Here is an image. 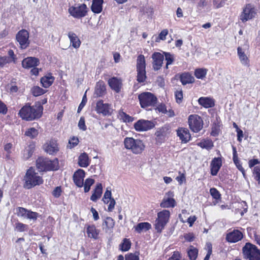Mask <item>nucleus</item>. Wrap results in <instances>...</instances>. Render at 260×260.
Masks as SVG:
<instances>
[{"label":"nucleus","mask_w":260,"mask_h":260,"mask_svg":"<svg viewBox=\"0 0 260 260\" xmlns=\"http://www.w3.org/2000/svg\"><path fill=\"white\" fill-rule=\"evenodd\" d=\"M43 110V106L40 104H36L31 106L26 104L19 111L18 114L20 117L26 121H32L40 118Z\"/></svg>","instance_id":"1"},{"label":"nucleus","mask_w":260,"mask_h":260,"mask_svg":"<svg viewBox=\"0 0 260 260\" xmlns=\"http://www.w3.org/2000/svg\"><path fill=\"white\" fill-rule=\"evenodd\" d=\"M24 187L27 189L39 185L43 183V180L39 176L32 168L29 169L24 176Z\"/></svg>","instance_id":"2"},{"label":"nucleus","mask_w":260,"mask_h":260,"mask_svg":"<svg viewBox=\"0 0 260 260\" xmlns=\"http://www.w3.org/2000/svg\"><path fill=\"white\" fill-rule=\"evenodd\" d=\"M124 146L129 149L133 153L140 154L145 149V145L140 139H135L132 137H126L124 140Z\"/></svg>","instance_id":"3"},{"label":"nucleus","mask_w":260,"mask_h":260,"mask_svg":"<svg viewBox=\"0 0 260 260\" xmlns=\"http://www.w3.org/2000/svg\"><path fill=\"white\" fill-rule=\"evenodd\" d=\"M36 166L40 171L57 170L58 169L57 159L51 160L42 157H39L36 160Z\"/></svg>","instance_id":"4"},{"label":"nucleus","mask_w":260,"mask_h":260,"mask_svg":"<svg viewBox=\"0 0 260 260\" xmlns=\"http://www.w3.org/2000/svg\"><path fill=\"white\" fill-rule=\"evenodd\" d=\"M244 258L248 260H260V250L250 243H246L242 248Z\"/></svg>","instance_id":"5"},{"label":"nucleus","mask_w":260,"mask_h":260,"mask_svg":"<svg viewBox=\"0 0 260 260\" xmlns=\"http://www.w3.org/2000/svg\"><path fill=\"white\" fill-rule=\"evenodd\" d=\"M138 99L141 107L143 108L154 107L156 105L157 101L156 96L149 92L141 93L138 95Z\"/></svg>","instance_id":"6"},{"label":"nucleus","mask_w":260,"mask_h":260,"mask_svg":"<svg viewBox=\"0 0 260 260\" xmlns=\"http://www.w3.org/2000/svg\"><path fill=\"white\" fill-rule=\"evenodd\" d=\"M157 217L155 221V229L158 233H161L169 222L170 212L169 210H164L157 213Z\"/></svg>","instance_id":"7"},{"label":"nucleus","mask_w":260,"mask_h":260,"mask_svg":"<svg viewBox=\"0 0 260 260\" xmlns=\"http://www.w3.org/2000/svg\"><path fill=\"white\" fill-rule=\"evenodd\" d=\"M188 122L190 129L194 133L199 132L203 127V121L202 118L198 115H189Z\"/></svg>","instance_id":"8"},{"label":"nucleus","mask_w":260,"mask_h":260,"mask_svg":"<svg viewBox=\"0 0 260 260\" xmlns=\"http://www.w3.org/2000/svg\"><path fill=\"white\" fill-rule=\"evenodd\" d=\"M171 132L170 126L169 125H165L157 129L155 133V141L157 144L164 143Z\"/></svg>","instance_id":"9"},{"label":"nucleus","mask_w":260,"mask_h":260,"mask_svg":"<svg viewBox=\"0 0 260 260\" xmlns=\"http://www.w3.org/2000/svg\"><path fill=\"white\" fill-rule=\"evenodd\" d=\"M69 12L73 17L78 19L81 18L87 15V7L84 4L77 6H72L69 8Z\"/></svg>","instance_id":"10"},{"label":"nucleus","mask_w":260,"mask_h":260,"mask_svg":"<svg viewBox=\"0 0 260 260\" xmlns=\"http://www.w3.org/2000/svg\"><path fill=\"white\" fill-rule=\"evenodd\" d=\"M16 38L21 49H24L29 46V33L26 30L22 29L19 31L16 36Z\"/></svg>","instance_id":"11"},{"label":"nucleus","mask_w":260,"mask_h":260,"mask_svg":"<svg viewBox=\"0 0 260 260\" xmlns=\"http://www.w3.org/2000/svg\"><path fill=\"white\" fill-rule=\"evenodd\" d=\"M95 110L97 113L102 114L104 116H110L113 112L111 105L104 103L102 100H100L96 103Z\"/></svg>","instance_id":"12"},{"label":"nucleus","mask_w":260,"mask_h":260,"mask_svg":"<svg viewBox=\"0 0 260 260\" xmlns=\"http://www.w3.org/2000/svg\"><path fill=\"white\" fill-rule=\"evenodd\" d=\"M154 127V124L151 121L141 119L134 124V127L137 131H147Z\"/></svg>","instance_id":"13"},{"label":"nucleus","mask_w":260,"mask_h":260,"mask_svg":"<svg viewBox=\"0 0 260 260\" xmlns=\"http://www.w3.org/2000/svg\"><path fill=\"white\" fill-rule=\"evenodd\" d=\"M174 195L173 191L167 192L160 204V207L164 208L174 207L176 205V201L173 198Z\"/></svg>","instance_id":"14"},{"label":"nucleus","mask_w":260,"mask_h":260,"mask_svg":"<svg viewBox=\"0 0 260 260\" xmlns=\"http://www.w3.org/2000/svg\"><path fill=\"white\" fill-rule=\"evenodd\" d=\"M255 14L254 9L251 4H247L240 16V19L244 22L252 19Z\"/></svg>","instance_id":"15"},{"label":"nucleus","mask_w":260,"mask_h":260,"mask_svg":"<svg viewBox=\"0 0 260 260\" xmlns=\"http://www.w3.org/2000/svg\"><path fill=\"white\" fill-rule=\"evenodd\" d=\"M243 238V235L238 230L234 229L226 234L225 239L229 243H236Z\"/></svg>","instance_id":"16"},{"label":"nucleus","mask_w":260,"mask_h":260,"mask_svg":"<svg viewBox=\"0 0 260 260\" xmlns=\"http://www.w3.org/2000/svg\"><path fill=\"white\" fill-rule=\"evenodd\" d=\"M153 59L152 67L155 71L159 70L162 67L164 59V55L159 52H154L152 55Z\"/></svg>","instance_id":"17"},{"label":"nucleus","mask_w":260,"mask_h":260,"mask_svg":"<svg viewBox=\"0 0 260 260\" xmlns=\"http://www.w3.org/2000/svg\"><path fill=\"white\" fill-rule=\"evenodd\" d=\"M108 83L110 88L116 92L118 93L120 91L122 86V81L121 78L112 77L108 80Z\"/></svg>","instance_id":"18"},{"label":"nucleus","mask_w":260,"mask_h":260,"mask_svg":"<svg viewBox=\"0 0 260 260\" xmlns=\"http://www.w3.org/2000/svg\"><path fill=\"white\" fill-rule=\"evenodd\" d=\"M73 180L75 184L79 187L83 186V181L85 177V172L81 169L76 171L73 175Z\"/></svg>","instance_id":"19"},{"label":"nucleus","mask_w":260,"mask_h":260,"mask_svg":"<svg viewBox=\"0 0 260 260\" xmlns=\"http://www.w3.org/2000/svg\"><path fill=\"white\" fill-rule=\"evenodd\" d=\"M222 166V160L221 157L214 158L210 164L211 174L212 176L217 175L219 170Z\"/></svg>","instance_id":"20"},{"label":"nucleus","mask_w":260,"mask_h":260,"mask_svg":"<svg viewBox=\"0 0 260 260\" xmlns=\"http://www.w3.org/2000/svg\"><path fill=\"white\" fill-rule=\"evenodd\" d=\"M39 64V60L34 57H28L22 61V66L24 68L29 69L36 67Z\"/></svg>","instance_id":"21"},{"label":"nucleus","mask_w":260,"mask_h":260,"mask_svg":"<svg viewBox=\"0 0 260 260\" xmlns=\"http://www.w3.org/2000/svg\"><path fill=\"white\" fill-rule=\"evenodd\" d=\"M45 151L49 154H54L59 151L57 142L55 140H51L44 145Z\"/></svg>","instance_id":"22"},{"label":"nucleus","mask_w":260,"mask_h":260,"mask_svg":"<svg viewBox=\"0 0 260 260\" xmlns=\"http://www.w3.org/2000/svg\"><path fill=\"white\" fill-rule=\"evenodd\" d=\"M115 225L114 219L110 217H107L102 224L103 229L106 233L113 232V229Z\"/></svg>","instance_id":"23"},{"label":"nucleus","mask_w":260,"mask_h":260,"mask_svg":"<svg viewBox=\"0 0 260 260\" xmlns=\"http://www.w3.org/2000/svg\"><path fill=\"white\" fill-rule=\"evenodd\" d=\"M177 134L183 143H187L190 139V134L187 128H178L177 130Z\"/></svg>","instance_id":"24"},{"label":"nucleus","mask_w":260,"mask_h":260,"mask_svg":"<svg viewBox=\"0 0 260 260\" xmlns=\"http://www.w3.org/2000/svg\"><path fill=\"white\" fill-rule=\"evenodd\" d=\"M198 102L206 108H211L215 105L214 100L209 97H201L199 99Z\"/></svg>","instance_id":"25"},{"label":"nucleus","mask_w":260,"mask_h":260,"mask_svg":"<svg viewBox=\"0 0 260 260\" xmlns=\"http://www.w3.org/2000/svg\"><path fill=\"white\" fill-rule=\"evenodd\" d=\"M237 53L241 63L243 65L248 67L249 66V60L241 47H239L237 48Z\"/></svg>","instance_id":"26"},{"label":"nucleus","mask_w":260,"mask_h":260,"mask_svg":"<svg viewBox=\"0 0 260 260\" xmlns=\"http://www.w3.org/2000/svg\"><path fill=\"white\" fill-rule=\"evenodd\" d=\"M90 164V160L88 154L83 152L81 153L78 157V165L80 167L85 168L88 167Z\"/></svg>","instance_id":"27"},{"label":"nucleus","mask_w":260,"mask_h":260,"mask_svg":"<svg viewBox=\"0 0 260 260\" xmlns=\"http://www.w3.org/2000/svg\"><path fill=\"white\" fill-rule=\"evenodd\" d=\"M102 185L101 183H98L94 190V192L90 197V200L93 202H96L101 198L102 194Z\"/></svg>","instance_id":"28"},{"label":"nucleus","mask_w":260,"mask_h":260,"mask_svg":"<svg viewBox=\"0 0 260 260\" xmlns=\"http://www.w3.org/2000/svg\"><path fill=\"white\" fill-rule=\"evenodd\" d=\"M103 0H92L91 11L94 13H100L102 11Z\"/></svg>","instance_id":"29"},{"label":"nucleus","mask_w":260,"mask_h":260,"mask_svg":"<svg viewBox=\"0 0 260 260\" xmlns=\"http://www.w3.org/2000/svg\"><path fill=\"white\" fill-rule=\"evenodd\" d=\"M151 228V225L148 222H141L134 226L136 232L141 233L142 232H146Z\"/></svg>","instance_id":"30"},{"label":"nucleus","mask_w":260,"mask_h":260,"mask_svg":"<svg viewBox=\"0 0 260 260\" xmlns=\"http://www.w3.org/2000/svg\"><path fill=\"white\" fill-rule=\"evenodd\" d=\"M68 37L70 40L71 43H72V45L74 48H78L80 47L81 42L75 33L73 32H69L68 33Z\"/></svg>","instance_id":"31"},{"label":"nucleus","mask_w":260,"mask_h":260,"mask_svg":"<svg viewBox=\"0 0 260 260\" xmlns=\"http://www.w3.org/2000/svg\"><path fill=\"white\" fill-rule=\"evenodd\" d=\"M180 80L183 85H186L193 83L194 81V78L190 74L184 73L180 76Z\"/></svg>","instance_id":"32"},{"label":"nucleus","mask_w":260,"mask_h":260,"mask_svg":"<svg viewBox=\"0 0 260 260\" xmlns=\"http://www.w3.org/2000/svg\"><path fill=\"white\" fill-rule=\"evenodd\" d=\"M106 90V87L103 81L98 82L96 83L95 94L97 96H102L105 93Z\"/></svg>","instance_id":"33"},{"label":"nucleus","mask_w":260,"mask_h":260,"mask_svg":"<svg viewBox=\"0 0 260 260\" xmlns=\"http://www.w3.org/2000/svg\"><path fill=\"white\" fill-rule=\"evenodd\" d=\"M88 236L90 238L97 239L99 232L94 225H89L87 229Z\"/></svg>","instance_id":"34"},{"label":"nucleus","mask_w":260,"mask_h":260,"mask_svg":"<svg viewBox=\"0 0 260 260\" xmlns=\"http://www.w3.org/2000/svg\"><path fill=\"white\" fill-rule=\"evenodd\" d=\"M146 63L145 59L143 55H140L138 56L137 59V70H145Z\"/></svg>","instance_id":"35"},{"label":"nucleus","mask_w":260,"mask_h":260,"mask_svg":"<svg viewBox=\"0 0 260 260\" xmlns=\"http://www.w3.org/2000/svg\"><path fill=\"white\" fill-rule=\"evenodd\" d=\"M54 78L52 76H45L41 79V82L44 88L49 87L53 82Z\"/></svg>","instance_id":"36"},{"label":"nucleus","mask_w":260,"mask_h":260,"mask_svg":"<svg viewBox=\"0 0 260 260\" xmlns=\"http://www.w3.org/2000/svg\"><path fill=\"white\" fill-rule=\"evenodd\" d=\"M34 145H29L27 146L23 151V157L25 159H28L30 158L34 151Z\"/></svg>","instance_id":"37"},{"label":"nucleus","mask_w":260,"mask_h":260,"mask_svg":"<svg viewBox=\"0 0 260 260\" xmlns=\"http://www.w3.org/2000/svg\"><path fill=\"white\" fill-rule=\"evenodd\" d=\"M198 145L202 148L210 150L213 148V143L210 140H203L200 143H198Z\"/></svg>","instance_id":"38"},{"label":"nucleus","mask_w":260,"mask_h":260,"mask_svg":"<svg viewBox=\"0 0 260 260\" xmlns=\"http://www.w3.org/2000/svg\"><path fill=\"white\" fill-rule=\"evenodd\" d=\"M131 246V242L127 239H124L123 240V242L120 244L119 248L122 251H128Z\"/></svg>","instance_id":"39"},{"label":"nucleus","mask_w":260,"mask_h":260,"mask_svg":"<svg viewBox=\"0 0 260 260\" xmlns=\"http://www.w3.org/2000/svg\"><path fill=\"white\" fill-rule=\"evenodd\" d=\"M38 130L34 127L28 128L25 132V135L31 139L36 138L38 135Z\"/></svg>","instance_id":"40"},{"label":"nucleus","mask_w":260,"mask_h":260,"mask_svg":"<svg viewBox=\"0 0 260 260\" xmlns=\"http://www.w3.org/2000/svg\"><path fill=\"white\" fill-rule=\"evenodd\" d=\"M207 73V70L206 69H197L194 71V75L198 79H203L205 77Z\"/></svg>","instance_id":"41"},{"label":"nucleus","mask_w":260,"mask_h":260,"mask_svg":"<svg viewBox=\"0 0 260 260\" xmlns=\"http://www.w3.org/2000/svg\"><path fill=\"white\" fill-rule=\"evenodd\" d=\"M187 253L190 260H196L198 256V250L194 247L190 246Z\"/></svg>","instance_id":"42"},{"label":"nucleus","mask_w":260,"mask_h":260,"mask_svg":"<svg viewBox=\"0 0 260 260\" xmlns=\"http://www.w3.org/2000/svg\"><path fill=\"white\" fill-rule=\"evenodd\" d=\"M94 183V180L91 178H87L83 182L84 190L85 192H87L89 191L90 187Z\"/></svg>","instance_id":"43"},{"label":"nucleus","mask_w":260,"mask_h":260,"mask_svg":"<svg viewBox=\"0 0 260 260\" xmlns=\"http://www.w3.org/2000/svg\"><path fill=\"white\" fill-rule=\"evenodd\" d=\"M31 91L32 94L35 96L42 95L46 92L45 90L39 86H34L31 88Z\"/></svg>","instance_id":"44"},{"label":"nucleus","mask_w":260,"mask_h":260,"mask_svg":"<svg viewBox=\"0 0 260 260\" xmlns=\"http://www.w3.org/2000/svg\"><path fill=\"white\" fill-rule=\"evenodd\" d=\"M165 56V59L167 61V63L166 66V68L167 69L168 68V66L172 64L174 61V55L168 52H164Z\"/></svg>","instance_id":"45"},{"label":"nucleus","mask_w":260,"mask_h":260,"mask_svg":"<svg viewBox=\"0 0 260 260\" xmlns=\"http://www.w3.org/2000/svg\"><path fill=\"white\" fill-rule=\"evenodd\" d=\"M137 81L139 82H143L146 78L145 70H137Z\"/></svg>","instance_id":"46"},{"label":"nucleus","mask_w":260,"mask_h":260,"mask_svg":"<svg viewBox=\"0 0 260 260\" xmlns=\"http://www.w3.org/2000/svg\"><path fill=\"white\" fill-rule=\"evenodd\" d=\"M79 143V140L77 137H73L69 140L68 147L72 149L76 146Z\"/></svg>","instance_id":"47"},{"label":"nucleus","mask_w":260,"mask_h":260,"mask_svg":"<svg viewBox=\"0 0 260 260\" xmlns=\"http://www.w3.org/2000/svg\"><path fill=\"white\" fill-rule=\"evenodd\" d=\"M15 229L19 232H22L28 230V225L21 222H17L15 224Z\"/></svg>","instance_id":"48"},{"label":"nucleus","mask_w":260,"mask_h":260,"mask_svg":"<svg viewBox=\"0 0 260 260\" xmlns=\"http://www.w3.org/2000/svg\"><path fill=\"white\" fill-rule=\"evenodd\" d=\"M210 193L211 196L216 200L221 199V194L218 190L215 188H211L210 189Z\"/></svg>","instance_id":"49"},{"label":"nucleus","mask_w":260,"mask_h":260,"mask_svg":"<svg viewBox=\"0 0 260 260\" xmlns=\"http://www.w3.org/2000/svg\"><path fill=\"white\" fill-rule=\"evenodd\" d=\"M28 210L23 207H18L17 208V214L18 216L26 218Z\"/></svg>","instance_id":"50"},{"label":"nucleus","mask_w":260,"mask_h":260,"mask_svg":"<svg viewBox=\"0 0 260 260\" xmlns=\"http://www.w3.org/2000/svg\"><path fill=\"white\" fill-rule=\"evenodd\" d=\"M39 214L38 213L28 210L26 218L30 220H36Z\"/></svg>","instance_id":"51"},{"label":"nucleus","mask_w":260,"mask_h":260,"mask_svg":"<svg viewBox=\"0 0 260 260\" xmlns=\"http://www.w3.org/2000/svg\"><path fill=\"white\" fill-rule=\"evenodd\" d=\"M112 199L113 198H111V191L107 189L103 198L104 203L105 204H108L109 202V200Z\"/></svg>","instance_id":"52"},{"label":"nucleus","mask_w":260,"mask_h":260,"mask_svg":"<svg viewBox=\"0 0 260 260\" xmlns=\"http://www.w3.org/2000/svg\"><path fill=\"white\" fill-rule=\"evenodd\" d=\"M12 61V59L8 56H3L0 58V66L3 67L6 64Z\"/></svg>","instance_id":"53"},{"label":"nucleus","mask_w":260,"mask_h":260,"mask_svg":"<svg viewBox=\"0 0 260 260\" xmlns=\"http://www.w3.org/2000/svg\"><path fill=\"white\" fill-rule=\"evenodd\" d=\"M139 255L138 252L128 254L125 255V260H139Z\"/></svg>","instance_id":"54"},{"label":"nucleus","mask_w":260,"mask_h":260,"mask_svg":"<svg viewBox=\"0 0 260 260\" xmlns=\"http://www.w3.org/2000/svg\"><path fill=\"white\" fill-rule=\"evenodd\" d=\"M175 95L176 102L178 104L181 103L183 99L182 91L181 90L176 91L175 93Z\"/></svg>","instance_id":"55"},{"label":"nucleus","mask_w":260,"mask_h":260,"mask_svg":"<svg viewBox=\"0 0 260 260\" xmlns=\"http://www.w3.org/2000/svg\"><path fill=\"white\" fill-rule=\"evenodd\" d=\"M253 173L255 175V179L258 181L259 184H260V167L256 166L254 168Z\"/></svg>","instance_id":"56"},{"label":"nucleus","mask_w":260,"mask_h":260,"mask_svg":"<svg viewBox=\"0 0 260 260\" xmlns=\"http://www.w3.org/2000/svg\"><path fill=\"white\" fill-rule=\"evenodd\" d=\"M225 2L224 0L217 1L213 0V5L216 9L221 8L225 5Z\"/></svg>","instance_id":"57"},{"label":"nucleus","mask_w":260,"mask_h":260,"mask_svg":"<svg viewBox=\"0 0 260 260\" xmlns=\"http://www.w3.org/2000/svg\"><path fill=\"white\" fill-rule=\"evenodd\" d=\"M62 192L61 188L60 186L56 187L52 191V195L55 198H59Z\"/></svg>","instance_id":"58"},{"label":"nucleus","mask_w":260,"mask_h":260,"mask_svg":"<svg viewBox=\"0 0 260 260\" xmlns=\"http://www.w3.org/2000/svg\"><path fill=\"white\" fill-rule=\"evenodd\" d=\"M12 148V144L11 143H7L4 146L5 150L7 152V157L9 158L10 155L11 153V149Z\"/></svg>","instance_id":"59"},{"label":"nucleus","mask_w":260,"mask_h":260,"mask_svg":"<svg viewBox=\"0 0 260 260\" xmlns=\"http://www.w3.org/2000/svg\"><path fill=\"white\" fill-rule=\"evenodd\" d=\"M179 175L176 177V179L180 185H181L182 183L185 181V176L184 174L181 173L180 172L179 173Z\"/></svg>","instance_id":"60"},{"label":"nucleus","mask_w":260,"mask_h":260,"mask_svg":"<svg viewBox=\"0 0 260 260\" xmlns=\"http://www.w3.org/2000/svg\"><path fill=\"white\" fill-rule=\"evenodd\" d=\"M7 111L8 109L6 105L2 101H0V113L6 114Z\"/></svg>","instance_id":"61"},{"label":"nucleus","mask_w":260,"mask_h":260,"mask_svg":"<svg viewBox=\"0 0 260 260\" xmlns=\"http://www.w3.org/2000/svg\"><path fill=\"white\" fill-rule=\"evenodd\" d=\"M184 238L187 241L191 242L194 239V236L193 233H189L184 235Z\"/></svg>","instance_id":"62"},{"label":"nucleus","mask_w":260,"mask_h":260,"mask_svg":"<svg viewBox=\"0 0 260 260\" xmlns=\"http://www.w3.org/2000/svg\"><path fill=\"white\" fill-rule=\"evenodd\" d=\"M78 126L80 129H82L83 131H85L86 129V126L85 124V120L83 117H81Z\"/></svg>","instance_id":"63"},{"label":"nucleus","mask_w":260,"mask_h":260,"mask_svg":"<svg viewBox=\"0 0 260 260\" xmlns=\"http://www.w3.org/2000/svg\"><path fill=\"white\" fill-rule=\"evenodd\" d=\"M169 260H181L180 254L178 251H174Z\"/></svg>","instance_id":"64"}]
</instances>
